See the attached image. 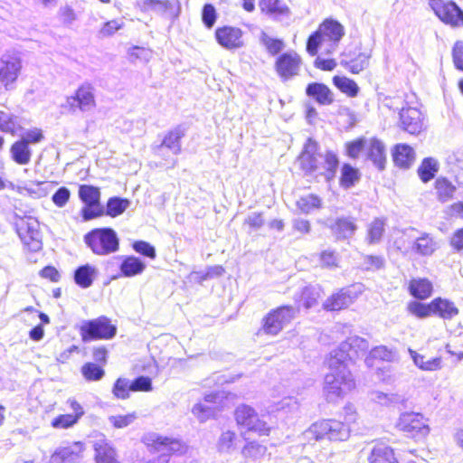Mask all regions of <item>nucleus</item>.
Wrapping results in <instances>:
<instances>
[{
  "instance_id": "nucleus-1",
  "label": "nucleus",
  "mask_w": 463,
  "mask_h": 463,
  "mask_svg": "<svg viewBox=\"0 0 463 463\" xmlns=\"http://www.w3.org/2000/svg\"><path fill=\"white\" fill-rule=\"evenodd\" d=\"M327 364L329 373L324 379L323 393L328 402H336L355 388V381L347 364L336 354H329Z\"/></svg>"
},
{
  "instance_id": "nucleus-2",
  "label": "nucleus",
  "mask_w": 463,
  "mask_h": 463,
  "mask_svg": "<svg viewBox=\"0 0 463 463\" xmlns=\"http://www.w3.org/2000/svg\"><path fill=\"white\" fill-rule=\"evenodd\" d=\"M350 428L336 420H323L313 423L305 432L306 439L311 440H345L349 438Z\"/></svg>"
},
{
  "instance_id": "nucleus-3",
  "label": "nucleus",
  "mask_w": 463,
  "mask_h": 463,
  "mask_svg": "<svg viewBox=\"0 0 463 463\" xmlns=\"http://www.w3.org/2000/svg\"><path fill=\"white\" fill-rule=\"evenodd\" d=\"M12 222L25 248L33 252L42 250V235L39 230V222L35 218L29 215L20 216L17 213H14Z\"/></svg>"
},
{
  "instance_id": "nucleus-4",
  "label": "nucleus",
  "mask_w": 463,
  "mask_h": 463,
  "mask_svg": "<svg viewBox=\"0 0 463 463\" xmlns=\"http://www.w3.org/2000/svg\"><path fill=\"white\" fill-rule=\"evenodd\" d=\"M84 242L96 255H109L118 250L119 240L111 228L94 229L84 235Z\"/></svg>"
},
{
  "instance_id": "nucleus-5",
  "label": "nucleus",
  "mask_w": 463,
  "mask_h": 463,
  "mask_svg": "<svg viewBox=\"0 0 463 463\" xmlns=\"http://www.w3.org/2000/svg\"><path fill=\"white\" fill-rule=\"evenodd\" d=\"M320 145L313 137H309L305 141L302 149L295 160V165L298 167L302 176L311 177L318 169Z\"/></svg>"
},
{
  "instance_id": "nucleus-6",
  "label": "nucleus",
  "mask_w": 463,
  "mask_h": 463,
  "mask_svg": "<svg viewBox=\"0 0 463 463\" xmlns=\"http://www.w3.org/2000/svg\"><path fill=\"white\" fill-rule=\"evenodd\" d=\"M188 126L178 124L167 130L158 145L152 146L153 153L158 156H165V150L171 152L174 156L182 153V139L186 136Z\"/></svg>"
},
{
  "instance_id": "nucleus-7",
  "label": "nucleus",
  "mask_w": 463,
  "mask_h": 463,
  "mask_svg": "<svg viewBox=\"0 0 463 463\" xmlns=\"http://www.w3.org/2000/svg\"><path fill=\"white\" fill-rule=\"evenodd\" d=\"M428 4L443 24L452 27L463 25V10L456 2L452 0H428Z\"/></svg>"
},
{
  "instance_id": "nucleus-8",
  "label": "nucleus",
  "mask_w": 463,
  "mask_h": 463,
  "mask_svg": "<svg viewBox=\"0 0 463 463\" xmlns=\"http://www.w3.org/2000/svg\"><path fill=\"white\" fill-rule=\"evenodd\" d=\"M235 420L239 426L245 428L249 431L256 432L260 436H268L270 432V427L249 405L241 404L236 408Z\"/></svg>"
},
{
  "instance_id": "nucleus-9",
  "label": "nucleus",
  "mask_w": 463,
  "mask_h": 463,
  "mask_svg": "<svg viewBox=\"0 0 463 463\" xmlns=\"http://www.w3.org/2000/svg\"><path fill=\"white\" fill-rule=\"evenodd\" d=\"M117 327L104 316L84 321L80 326V335L84 342L93 339H110L115 336Z\"/></svg>"
},
{
  "instance_id": "nucleus-10",
  "label": "nucleus",
  "mask_w": 463,
  "mask_h": 463,
  "mask_svg": "<svg viewBox=\"0 0 463 463\" xmlns=\"http://www.w3.org/2000/svg\"><path fill=\"white\" fill-rule=\"evenodd\" d=\"M298 312V308L291 306H282L270 311L264 318L262 329L271 335H278L283 327L290 323Z\"/></svg>"
},
{
  "instance_id": "nucleus-11",
  "label": "nucleus",
  "mask_w": 463,
  "mask_h": 463,
  "mask_svg": "<svg viewBox=\"0 0 463 463\" xmlns=\"http://www.w3.org/2000/svg\"><path fill=\"white\" fill-rule=\"evenodd\" d=\"M23 68L20 55L15 52H5L0 59V81L6 90L14 89Z\"/></svg>"
},
{
  "instance_id": "nucleus-12",
  "label": "nucleus",
  "mask_w": 463,
  "mask_h": 463,
  "mask_svg": "<svg viewBox=\"0 0 463 463\" xmlns=\"http://www.w3.org/2000/svg\"><path fill=\"white\" fill-rule=\"evenodd\" d=\"M301 57L294 51L284 52L276 57L274 70L282 82L292 80L299 74Z\"/></svg>"
},
{
  "instance_id": "nucleus-13",
  "label": "nucleus",
  "mask_w": 463,
  "mask_h": 463,
  "mask_svg": "<svg viewBox=\"0 0 463 463\" xmlns=\"http://www.w3.org/2000/svg\"><path fill=\"white\" fill-rule=\"evenodd\" d=\"M397 427L412 438H425L430 433L428 420L422 414L416 412L401 414Z\"/></svg>"
},
{
  "instance_id": "nucleus-14",
  "label": "nucleus",
  "mask_w": 463,
  "mask_h": 463,
  "mask_svg": "<svg viewBox=\"0 0 463 463\" xmlns=\"http://www.w3.org/2000/svg\"><path fill=\"white\" fill-rule=\"evenodd\" d=\"M260 12L273 22L288 26L292 22V12L282 0H259Z\"/></svg>"
},
{
  "instance_id": "nucleus-15",
  "label": "nucleus",
  "mask_w": 463,
  "mask_h": 463,
  "mask_svg": "<svg viewBox=\"0 0 463 463\" xmlns=\"http://www.w3.org/2000/svg\"><path fill=\"white\" fill-rule=\"evenodd\" d=\"M136 5L142 13L154 12L157 14H169L175 20L181 14V3L179 0H137Z\"/></svg>"
},
{
  "instance_id": "nucleus-16",
  "label": "nucleus",
  "mask_w": 463,
  "mask_h": 463,
  "mask_svg": "<svg viewBox=\"0 0 463 463\" xmlns=\"http://www.w3.org/2000/svg\"><path fill=\"white\" fill-rule=\"evenodd\" d=\"M368 349L369 343L366 339L358 335H352L342 342L339 346L330 354H336V357L341 358V360L347 364V361L364 355Z\"/></svg>"
},
{
  "instance_id": "nucleus-17",
  "label": "nucleus",
  "mask_w": 463,
  "mask_h": 463,
  "mask_svg": "<svg viewBox=\"0 0 463 463\" xmlns=\"http://www.w3.org/2000/svg\"><path fill=\"white\" fill-rule=\"evenodd\" d=\"M399 121L401 129L411 135L418 136L426 128L424 115L414 107L402 108L399 111Z\"/></svg>"
},
{
  "instance_id": "nucleus-18",
  "label": "nucleus",
  "mask_w": 463,
  "mask_h": 463,
  "mask_svg": "<svg viewBox=\"0 0 463 463\" xmlns=\"http://www.w3.org/2000/svg\"><path fill=\"white\" fill-rule=\"evenodd\" d=\"M243 31L236 26L222 25L214 31L216 43L228 51L237 50L244 46L242 41Z\"/></svg>"
},
{
  "instance_id": "nucleus-19",
  "label": "nucleus",
  "mask_w": 463,
  "mask_h": 463,
  "mask_svg": "<svg viewBox=\"0 0 463 463\" xmlns=\"http://www.w3.org/2000/svg\"><path fill=\"white\" fill-rule=\"evenodd\" d=\"M52 185L48 182L32 183L29 185L15 186L12 182L4 179L0 175V190L8 189L12 193H16L31 199H41L46 197Z\"/></svg>"
},
{
  "instance_id": "nucleus-20",
  "label": "nucleus",
  "mask_w": 463,
  "mask_h": 463,
  "mask_svg": "<svg viewBox=\"0 0 463 463\" xmlns=\"http://www.w3.org/2000/svg\"><path fill=\"white\" fill-rule=\"evenodd\" d=\"M70 99H71V105L78 108L80 111H88L95 108L94 86L90 81H84L77 88Z\"/></svg>"
},
{
  "instance_id": "nucleus-21",
  "label": "nucleus",
  "mask_w": 463,
  "mask_h": 463,
  "mask_svg": "<svg viewBox=\"0 0 463 463\" xmlns=\"http://www.w3.org/2000/svg\"><path fill=\"white\" fill-rule=\"evenodd\" d=\"M365 158L370 161L379 172L384 171L387 164L385 144L376 137L370 138L365 149Z\"/></svg>"
},
{
  "instance_id": "nucleus-22",
  "label": "nucleus",
  "mask_w": 463,
  "mask_h": 463,
  "mask_svg": "<svg viewBox=\"0 0 463 463\" xmlns=\"http://www.w3.org/2000/svg\"><path fill=\"white\" fill-rule=\"evenodd\" d=\"M324 40L331 47H335L345 35V28L339 21L334 18H326L317 27Z\"/></svg>"
},
{
  "instance_id": "nucleus-23",
  "label": "nucleus",
  "mask_w": 463,
  "mask_h": 463,
  "mask_svg": "<svg viewBox=\"0 0 463 463\" xmlns=\"http://www.w3.org/2000/svg\"><path fill=\"white\" fill-rule=\"evenodd\" d=\"M391 156L396 167L408 170L415 161L416 153L411 145L407 143H398L392 147Z\"/></svg>"
},
{
  "instance_id": "nucleus-24",
  "label": "nucleus",
  "mask_w": 463,
  "mask_h": 463,
  "mask_svg": "<svg viewBox=\"0 0 463 463\" xmlns=\"http://www.w3.org/2000/svg\"><path fill=\"white\" fill-rule=\"evenodd\" d=\"M305 93L319 106L331 105L335 100L333 91L323 82L313 81L308 83L306 86Z\"/></svg>"
},
{
  "instance_id": "nucleus-25",
  "label": "nucleus",
  "mask_w": 463,
  "mask_h": 463,
  "mask_svg": "<svg viewBox=\"0 0 463 463\" xmlns=\"http://www.w3.org/2000/svg\"><path fill=\"white\" fill-rule=\"evenodd\" d=\"M128 204H85L82 216L85 221L99 217L106 213L110 217L123 213Z\"/></svg>"
},
{
  "instance_id": "nucleus-26",
  "label": "nucleus",
  "mask_w": 463,
  "mask_h": 463,
  "mask_svg": "<svg viewBox=\"0 0 463 463\" xmlns=\"http://www.w3.org/2000/svg\"><path fill=\"white\" fill-rule=\"evenodd\" d=\"M339 186L345 190L354 187L361 180L362 173L351 163L344 162L340 166Z\"/></svg>"
},
{
  "instance_id": "nucleus-27",
  "label": "nucleus",
  "mask_w": 463,
  "mask_h": 463,
  "mask_svg": "<svg viewBox=\"0 0 463 463\" xmlns=\"http://www.w3.org/2000/svg\"><path fill=\"white\" fill-rule=\"evenodd\" d=\"M355 298L350 288H343L328 298L323 307L326 310H340L350 306Z\"/></svg>"
},
{
  "instance_id": "nucleus-28",
  "label": "nucleus",
  "mask_w": 463,
  "mask_h": 463,
  "mask_svg": "<svg viewBox=\"0 0 463 463\" xmlns=\"http://www.w3.org/2000/svg\"><path fill=\"white\" fill-rule=\"evenodd\" d=\"M439 162L433 156L424 157L417 168V175L423 184L437 178L439 171Z\"/></svg>"
},
{
  "instance_id": "nucleus-29",
  "label": "nucleus",
  "mask_w": 463,
  "mask_h": 463,
  "mask_svg": "<svg viewBox=\"0 0 463 463\" xmlns=\"http://www.w3.org/2000/svg\"><path fill=\"white\" fill-rule=\"evenodd\" d=\"M439 248V243L430 233L422 232L411 246V251L420 256H430Z\"/></svg>"
},
{
  "instance_id": "nucleus-30",
  "label": "nucleus",
  "mask_w": 463,
  "mask_h": 463,
  "mask_svg": "<svg viewBox=\"0 0 463 463\" xmlns=\"http://www.w3.org/2000/svg\"><path fill=\"white\" fill-rule=\"evenodd\" d=\"M82 446L74 443L71 446L58 449L51 457V463H74L80 458Z\"/></svg>"
},
{
  "instance_id": "nucleus-31",
  "label": "nucleus",
  "mask_w": 463,
  "mask_h": 463,
  "mask_svg": "<svg viewBox=\"0 0 463 463\" xmlns=\"http://www.w3.org/2000/svg\"><path fill=\"white\" fill-rule=\"evenodd\" d=\"M23 122L24 118L0 110V132L15 137L18 135V131L23 129Z\"/></svg>"
},
{
  "instance_id": "nucleus-32",
  "label": "nucleus",
  "mask_w": 463,
  "mask_h": 463,
  "mask_svg": "<svg viewBox=\"0 0 463 463\" xmlns=\"http://www.w3.org/2000/svg\"><path fill=\"white\" fill-rule=\"evenodd\" d=\"M9 152L11 159L17 165H25L31 162L33 150L20 138L11 145Z\"/></svg>"
},
{
  "instance_id": "nucleus-33",
  "label": "nucleus",
  "mask_w": 463,
  "mask_h": 463,
  "mask_svg": "<svg viewBox=\"0 0 463 463\" xmlns=\"http://www.w3.org/2000/svg\"><path fill=\"white\" fill-rule=\"evenodd\" d=\"M117 259H122L120 263V271L124 277H134L143 273L146 264L135 256H118Z\"/></svg>"
},
{
  "instance_id": "nucleus-34",
  "label": "nucleus",
  "mask_w": 463,
  "mask_h": 463,
  "mask_svg": "<svg viewBox=\"0 0 463 463\" xmlns=\"http://www.w3.org/2000/svg\"><path fill=\"white\" fill-rule=\"evenodd\" d=\"M368 459L370 463H398L392 449L383 443L374 445Z\"/></svg>"
},
{
  "instance_id": "nucleus-35",
  "label": "nucleus",
  "mask_w": 463,
  "mask_h": 463,
  "mask_svg": "<svg viewBox=\"0 0 463 463\" xmlns=\"http://www.w3.org/2000/svg\"><path fill=\"white\" fill-rule=\"evenodd\" d=\"M333 85L348 98H355L360 93V87L356 81L345 75H335L332 78Z\"/></svg>"
},
{
  "instance_id": "nucleus-36",
  "label": "nucleus",
  "mask_w": 463,
  "mask_h": 463,
  "mask_svg": "<svg viewBox=\"0 0 463 463\" xmlns=\"http://www.w3.org/2000/svg\"><path fill=\"white\" fill-rule=\"evenodd\" d=\"M98 274L94 266L85 264L77 268L74 271L75 283L82 288H90Z\"/></svg>"
},
{
  "instance_id": "nucleus-37",
  "label": "nucleus",
  "mask_w": 463,
  "mask_h": 463,
  "mask_svg": "<svg viewBox=\"0 0 463 463\" xmlns=\"http://www.w3.org/2000/svg\"><path fill=\"white\" fill-rule=\"evenodd\" d=\"M97 463H119L116 459V451L106 439L94 443Z\"/></svg>"
},
{
  "instance_id": "nucleus-38",
  "label": "nucleus",
  "mask_w": 463,
  "mask_h": 463,
  "mask_svg": "<svg viewBox=\"0 0 463 463\" xmlns=\"http://www.w3.org/2000/svg\"><path fill=\"white\" fill-rule=\"evenodd\" d=\"M409 354L414 364L422 371H437L442 367V360L440 357L426 359L424 355L418 354L416 351L409 348Z\"/></svg>"
},
{
  "instance_id": "nucleus-39",
  "label": "nucleus",
  "mask_w": 463,
  "mask_h": 463,
  "mask_svg": "<svg viewBox=\"0 0 463 463\" xmlns=\"http://www.w3.org/2000/svg\"><path fill=\"white\" fill-rule=\"evenodd\" d=\"M434 188L438 199L442 203L451 200L456 192V186L446 176L437 177L434 182Z\"/></svg>"
},
{
  "instance_id": "nucleus-40",
  "label": "nucleus",
  "mask_w": 463,
  "mask_h": 463,
  "mask_svg": "<svg viewBox=\"0 0 463 463\" xmlns=\"http://www.w3.org/2000/svg\"><path fill=\"white\" fill-rule=\"evenodd\" d=\"M431 307L433 314L439 315L443 319H451L458 314V309L452 302L440 298L432 300Z\"/></svg>"
},
{
  "instance_id": "nucleus-41",
  "label": "nucleus",
  "mask_w": 463,
  "mask_h": 463,
  "mask_svg": "<svg viewBox=\"0 0 463 463\" xmlns=\"http://www.w3.org/2000/svg\"><path fill=\"white\" fill-rule=\"evenodd\" d=\"M322 297V288L318 285H309L303 288L299 299L303 306L308 309L317 305L318 299Z\"/></svg>"
},
{
  "instance_id": "nucleus-42",
  "label": "nucleus",
  "mask_w": 463,
  "mask_h": 463,
  "mask_svg": "<svg viewBox=\"0 0 463 463\" xmlns=\"http://www.w3.org/2000/svg\"><path fill=\"white\" fill-rule=\"evenodd\" d=\"M357 229L354 219L339 218L336 220L332 230L338 239H347L352 237Z\"/></svg>"
},
{
  "instance_id": "nucleus-43",
  "label": "nucleus",
  "mask_w": 463,
  "mask_h": 463,
  "mask_svg": "<svg viewBox=\"0 0 463 463\" xmlns=\"http://www.w3.org/2000/svg\"><path fill=\"white\" fill-rule=\"evenodd\" d=\"M260 43L263 45L270 56H278L285 48L283 39L273 37L262 31L260 35Z\"/></svg>"
},
{
  "instance_id": "nucleus-44",
  "label": "nucleus",
  "mask_w": 463,
  "mask_h": 463,
  "mask_svg": "<svg viewBox=\"0 0 463 463\" xmlns=\"http://www.w3.org/2000/svg\"><path fill=\"white\" fill-rule=\"evenodd\" d=\"M385 232V219L375 218L368 224L366 241L370 245L380 243Z\"/></svg>"
},
{
  "instance_id": "nucleus-45",
  "label": "nucleus",
  "mask_w": 463,
  "mask_h": 463,
  "mask_svg": "<svg viewBox=\"0 0 463 463\" xmlns=\"http://www.w3.org/2000/svg\"><path fill=\"white\" fill-rule=\"evenodd\" d=\"M409 289L414 298L425 299L431 295L432 284L426 279H413L410 282Z\"/></svg>"
},
{
  "instance_id": "nucleus-46",
  "label": "nucleus",
  "mask_w": 463,
  "mask_h": 463,
  "mask_svg": "<svg viewBox=\"0 0 463 463\" xmlns=\"http://www.w3.org/2000/svg\"><path fill=\"white\" fill-rule=\"evenodd\" d=\"M100 196L99 186L90 184H78V197L80 203H101Z\"/></svg>"
},
{
  "instance_id": "nucleus-47",
  "label": "nucleus",
  "mask_w": 463,
  "mask_h": 463,
  "mask_svg": "<svg viewBox=\"0 0 463 463\" xmlns=\"http://www.w3.org/2000/svg\"><path fill=\"white\" fill-rule=\"evenodd\" d=\"M237 436L234 431L226 430L222 432L216 447L220 453L232 454L236 449Z\"/></svg>"
},
{
  "instance_id": "nucleus-48",
  "label": "nucleus",
  "mask_w": 463,
  "mask_h": 463,
  "mask_svg": "<svg viewBox=\"0 0 463 463\" xmlns=\"http://www.w3.org/2000/svg\"><path fill=\"white\" fill-rule=\"evenodd\" d=\"M368 140L362 136L345 144V154L350 159L355 160L359 158L361 153L365 151Z\"/></svg>"
},
{
  "instance_id": "nucleus-49",
  "label": "nucleus",
  "mask_w": 463,
  "mask_h": 463,
  "mask_svg": "<svg viewBox=\"0 0 463 463\" xmlns=\"http://www.w3.org/2000/svg\"><path fill=\"white\" fill-rule=\"evenodd\" d=\"M20 139L24 141L25 144L37 145L42 143L45 139V136L43 130L40 128H24L18 131V135Z\"/></svg>"
},
{
  "instance_id": "nucleus-50",
  "label": "nucleus",
  "mask_w": 463,
  "mask_h": 463,
  "mask_svg": "<svg viewBox=\"0 0 463 463\" xmlns=\"http://www.w3.org/2000/svg\"><path fill=\"white\" fill-rule=\"evenodd\" d=\"M267 452L266 446L257 442V441H249L247 442L241 449V454L245 458H249L251 460H260L261 459Z\"/></svg>"
},
{
  "instance_id": "nucleus-51",
  "label": "nucleus",
  "mask_w": 463,
  "mask_h": 463,
  "mask_svg": "<svg viewBox=\"0 0 463 463\" xmlns=\"http://www.w3.org/2000/svg\"><path fill=\"white\" fill-rule=\"evenodd\" d=\"M368 64V56L362 52L354 59H351L350 61L341 60L340 61V65L352 74H358L360 71H364Z\"/></svg>"
},
{
  "instance_id": "nucleus-52",
  "label": "nucleus",
  "mask_w": 463,
  "mask_h": 463,
  "mask_svg": "<svg viewBox=\"0 0 463 463\" xmlns=\"http://www.w3.org/2000/svg\"><path fill=\"white\" fill-rule=\"evenodd\" d=\"M219 18L216 7L212 3H205L201 11L202 24L206 29H212Z\"/></svg>"
},
{
  "instance_id": "nucleus-53",
  "label": "nucleus",
  "mask_w": 463,
  "mask_h": 463,
  "mask_svg": "<svg viewBox=\"0 0 463 463\" xmlns=\"http://www.w3.org/2000/svg\"><path fill=\"white\" fill-rule=\"evenodd\" d=\"M80 372L89 382L99 381L103 378L105 371L94 363H86L81 366Z\"/></svg>"
},
{
  "instance_id": "nucleus-54",
  "label": "nucleus",
  "mask_w": 463,
  "mask_h": 463,
  "mask_svg": "<svg viewBox=\"0 0 463 463\" xmlns=\"http://www.w3.org/2000/svg\"><path fill=\"white\" fill-rule=\"evenodd\" d=\"M325 42L326 41L324 40V37H322V35L317 29L316 31L312 32L307 37L306 43L307 52L312 57L317 55L319 50L322 47V44Z\"/></svg>"
},
{
  "instance_id": "nucleus-55",
  "label": "nucleus",
  "mask_w": 463,
  "mask_h": 463,
  "mask_svg": "<svg viewBox=\"0 0 463 463\" xmlns=\"http://www.w3.org/2000/svg\"><path fill=\"white\" fill-rule=\"evenodd\" d=\"M371 400L381 405L398 404L403 402V398L396 393H384L382 392H373Z\"/></svg>"
},
{
  "instance_id": "nucleus-56",
  "label": "nucleus",
  "mask_w": 463,
  "mask_h": 463,
  "mask_svg": "<svg viewBox=\"0 0 463 463\" xmlns=\"http://www.w3.org/2000/svg\"><path fill=\"white\" fill-rule=\"evenodd\" d=\"M361 265L365 270L375 271L384 267L385 260L380 255H364Z\"/></svg>"
},
{
  "instance_id": "nucleus-57",
  "label": "nucleus",
  "mask_w": 463,
  "mask_h": 463,
  "mask_svg": "<svg viewBox=\"0 0 463 463\" xmlns=\"http://www.w3.org/2000/svg\"><path fill=\"white\" fill-rule=\"evenodd\" d=\"M130 391L131 382L127 378H118L114 383L112 392L117 398L125 400L129 397Z\"/></svg>"
},
{
  "instance_id": "nucleus-58",
  "label": "nucleus",
  "mask_w": 463,
  "mask_h": 463,
  "mask_svg": "<svg viewBox=\"0 0 463 463\" xmlns=\"http://www.w3.org/2000/svg\"><path fill=\"white\" fill-rule=\"evenodd\" d=\"M339 255L331 250H325L320 253L319 260L323 268L333 269L338 267Z\"/></svg>"
},
{
  "instance_id": "nucleus-59",
  "label": "nucleus",
  "mask_w": 463,
  "mask_h": 463,
  "mask_svg": "<svg viewBox=\"0 0 463 463\" xmlns=\"http://www.w3.org/2000/svg\"><path fill=\"white\" fill-rule=\"evenodd\" d=\"M408 310L417 317L423 318L433 314L431 302L429 305L420 302L412 301L408 306Z\"/></svg>"
},
{
  "instance_id": "nucleus-60",
  "label": "nucleus",
  "mask_w": 463,
  "mask_h": 463,
  "mask_svg": "<svg viewBox=\"0 0 463 463\" xmlns=\"http://www.w3.org/2000/svg\"><path fill=\"white\" fill-rule=\"evenodd\" d=\"M137 418V414L132 412L126 415L110 416L109 420L115 428L121 429L133 423Z\"/></svg>"
},
{
  "instance_id": "nucleus-61",
  "label": "nucleus",
  "mask_w": 463,
  "mask_h": 463,
  "mask_svg": "<svg viewBox=\"0 0 463 463\" xmlns=\"http://www.w3.org/2000/svg\"><path fill=\"white\" fill-rule=\"evenodd\" d=\"M79 420L73 414H61L54 418L52 421V426L56 429H67L77 423Z\"/></svg>"
},
{
  "instance_id": "nucleus-62",
  "label": "nucleus",
  "mask_w": 463,
  "mask_h": 463,
  "mask_svg": "<svg viewBox=\"0 0 463 463\" xmlns=\"http://www.w3.org/2000/svg\"><path fill=\"white\" fill-rule=\"evenodd\" d=\"M324 163H323V168L324 170L328 169H340V160L338 155L330 149H327L324 156H322Z\"/></svg>"
},
{
  "instance_id": "nucleus-63",
  "label": "nucleus",
  "mask_w": 463,
  "mask_h": 463,
  "mask_svg": "<svg viewBox=\"0 0 463 463\" xmlns=\"http://www.w3.org/2000/svg\"><path fill=\"white\" fill-rule=\"evenodd\" d=\"M451 55L455 68L463 71V41H457L454 43Z\"/></svg>"
},
{
  "instance_id": "nucleus-64",
  "label": "nucleus",
  "mask_w": 463,
  "mask_h": 463,
  "mask_svg": "<svg viewBox=\"0 0 463 463\" xmlns=\"http://www.w3.org/2000/svg\"><path fill=\"white\" fill-rule=\"evenodd\" d=\"M128 55L131 62H134L137 60L140 61H148L149 60V51L145 47L133 45L128 50Z\"/></svg>"
}]
</instances>
